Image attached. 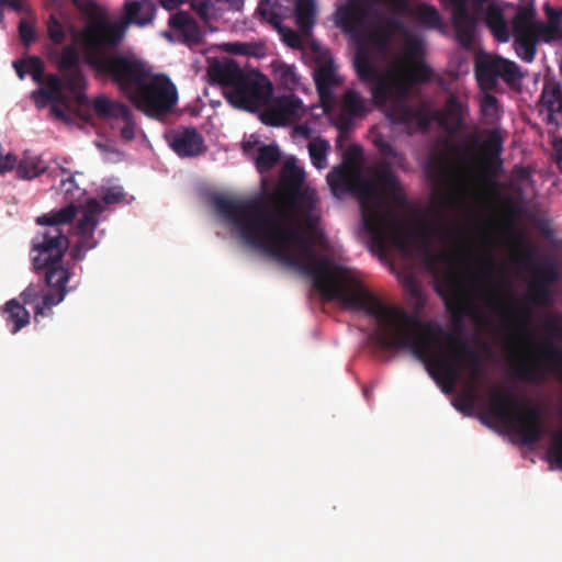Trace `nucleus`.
Segmentation results:
<instances>
[{"label":"nucleus","mask_w":562,"mask_h":562,"mask_svg":"<svg viewBox=\"0 0 562 562\" xmlns=\"http://www.w3.org/2000/svg\"><path fill=\"white\" fill-rule=\"evenodd\" d=\"M561 418H562V408H561ZM548 459L554 464L557 468L562 469V431L553 435L552 442L550 448L548 449Z\"/></svg>","instance_id":"8fccbe9b"},{"label":"nucleus","mask_w":562,"mask_h":562,"mask_svg":"<svg viewBox=\"0 0 562 562\" xmlns=\"http://www.w3.org/2000/svg\"><path fill=\"white\" fill-rule=\"evenodd\" d=\"M92 108L100 119H121L124 126L121 128V137L125 140H133L135 137V122L131 109L119 101H113L105 94L97 95L92 100Z\"/></svg>","instance_id":"aec40b11"},{"label":"nucleus","mask_w":562,"mask_h":562,"mask_svg":"<svg viewBox=\"0 0 562 562\" xmlns=\"http://www.w3.org/2000/svg\"><path fill=\"white\" fill-rule=\"evenodd\" d=\"M335 24L353 42L368 43L381 55L390 53L394 33L402 29L396 19L381 16L375 0H347L337 8Z\"/></svg>","instance_id":"6e6552de"},{"label":"nucleus","mask_w":562,"mask_h":562,"mask_svg":"<svg viewBox=\"0 0 562 562\" xmlns=\"http://www.w3.org/2000/svg\"><path fill=\"white\" fill-rule=\"evenodd\" d=\"M427 173L428 177L431 178V180L436 183L446 178L448 169L445 162V158L441 156L432 157L427 166Z\"/></svg>","instance_id":"09e8293b"},{"label":"nucleus","mask_w":562,"mask_h":562,"mask_svg":"<svg viewBox=\"0 0 562 562\" xmlns=\"http://www.w3.org/2000/svg\"><path fill=\"white\" fill-rule=\"evenodd\" d=\"M488 413L517 435L525 446L536 445L546 432L541 408L533 404L521 407L517 396L509 391L492 394Z\"/></svg>","instance_id":"9b49d317"},{"label":"nucleus","mask_w":562,"mask_h":562,"mask_svg":"<svg viewBox=\"0 0 562 562\" xmlns=\"http://www.w3.org/2000/svg\"><path fill=\"white\" fill-rule=\"evenodd\" d=\"M316 16V5L314 0H296L295 2V22L303 36H310L314 26Z\"/></svg>","instance_id":"72a5a7b5"},{"label":"nucleus","mask_w":562,"mask_h":562,"mask_svg":"<svg viewBox=\"0 0 562 562\" xmlns=\"http://www.w3.org/2000/svg\"><path fill=\"white\" fill-rule=\"evenodd\" d=\"M544 327H546V330L552 335H555V336L562 335V321H560V319L549 321Z\"/></svg>","instance_id":"0e129e2a"},{"label":"nucleus","mask_w":562,"mask_h":562,"mask_svg":"<svg viewBox=\"0 0 562 562\" xmlns=\"http://www.w3.org/2000/svg\"><path fill=\"white\" fill-rule=\"evenodd\" d=\"M483 155L482 160V179L488 192L495 196L501 198L498 190V182L496 177L502 170L501 154L503 150V138L498 131L493 130L488 133L486 138L480 145Z\"/></svg>","instance_id":"dca6fc26"},{"label":"nucleus","mask_w":562,"mask_h":562,"mask_svg":"<svg viewBox=\"0 0 562 562\" xmlns=\"http://www.w3.org/2000/svg\"><path fill=\"white\" fill-rule=\"evenodd\" d=\"M103 211L104 206L100 200L94 198L87 200L82 216L76 226V234L80 237V240L75 246H97L99 244V240L94 239L93 234Z\"/></svg>","instance_id":"5701e85b"},{"label":"nucleus","mask_w":562,"mask_h":562,"mask_svg":"<svg viewBox=\"0 0 562 562\" xmlns=\"http://www.w3.org/2000/svg\"><path fill=\"white\" fill-rule=\"evenodd\" d=\"M540 103L548 110L549 117L559 111L560 103H562V87L559 81L544 79Z\"/></svg>","instance_id":"c9c22d12"},{"label":"nucleus","mask_w":562,"mask_h":562,"mask_svg":"<svg viewBox=\"0 0 562 562\" xmlns=\"http://www.w3.org/2000/svg\"><path fill=\"white\" fill-rule=\"evenodd\" d=\"M74 4L80 9L81 11H85L87 13H91L97 9V3L92 0H88L85 3H80L79 0H74Z\"/></svg>","instance_id":"69168bd1"},{"label":"nucleus","mask_w":562,"mask_h":562,"mask_svg":"<svg viewBox=\"0 0 562 562\" xmlns=\"http://www.w3.org/2000/svg\"><path fill=\"white\" fill-rule=\"evenodd\" d=\"M474 75L483 91L495 90L499 78L508 86L516 85L522 79L520 67L515 61L490 54H482L475 58Z\"/></svg>","instance_id":"ddd939ff"},{"label":"nucleus","mask_w":562,"mask_h":562,"mask_svg":"<svg viewBox=\"0 0 562 562\" xmlns=\"http://www.w3.org/2000/svg\"><path fill=\"white\" fill-rule=\"evenodd\" d=\"M169 26L186 44H199L202 40L199 24L188 12L179 11L172 14L169 19Z\"/></svg>","instance_id":"a878e982"},{"label":"nucleus","mask_w":562,"mask_h":562,"mask_svg":"<svg viewBox=\"0 0 562 562\" xmlns=\"http://www.w3.org/2000/svg\"><path fill=\"white\" fill-rule=\"evenodd\" d=\"M313 77L321 103L327 111L335 103L333 87L339 83L335 63L328 52H318Z\"/></svg>","instance_id":"6ab92c4d"},{"label":"nucleus","mask_w":562,"mask_h":562,"mask_svg":"<svg viewBox=\"0 0 562 562\" xmlns=\"http://www.w3.org/2000/svg\"><path fill=\"white\" fill-rule=\"evenodd\" d=\"M547 19L549 24L554 25L555 27H561L562 24V12L551 8L550 5L544 7Z\"/></svg>","instance_id":"680f3d73"},{"label":"nucleus","mask_w":562,"mask_h":562,"mask_svg":"<svg viewBox=\"0 0 562 562\" xmlns=\"http://www.w3.org/2000/svg\"><path fill=\"white\" fill-rule=\"evenodd\" d=\"M50 112L56 119L64 121V122L68 121V115H67L66 111L63 108H60L58 104H53L50 108Z\"/></svg>","instance_id":"338daca9"},{"label":"nucleus","mask_w":562,"mask_h":562,"mask_svg":"<svg viewBox=\"0 0 562 562\" xmlns=\"http://www.w3.org/2000/svg\"><path fill=\"white\" fill-rule=\"evenodd\" d=\"M269 0H260L257 11L259 14L276 29L281 26V18L272 9L268 7Z\"/></svg>","instance_id":"5fc2aeb1"},{"label":"nucleus","mask_w":562,"mask_h":562,"mask_svg":"<svg viewBox=\"0 0 562 562\" xmlns=\"http://www.w3.org/2000/svg\"><path fill=\"white\" fill-rule=\"evenodd\" d=\"M379 150L384 160L368 168L371 178L363 177L355 165L349 164L362 154V148L356 145L345 154L344 165L327 175V183L335 196L349 193L359 200L362 223L370 233H375L387 220L398 222L401 213L411 211L404 188L392 169V164L405 166V155L389 143H381Z\"/></svg>","instance_id":"423d86ee"},{"label":"nucleus","mask_w":562,"mask_h":562,"mask_svg":"<svg viewBox=\"0 0 562 562\" xmlns=\"http://www.w3.org/2000/svg\"><path fill=\"white\" fill-rule=\"evenodd\" d=\"M5 322L10 326V331L16 334L30 324V313L16 299L8 301L3 307Z\"/></svg>","instance_id":"473e14b6"},{"label":"nucleus","mask_w":562,"mask_h":562,"mask_svg":"<svg viewBox=\"0 0 562 562\" xmlns=\"http://www.w3.org/2000/svg\"><path fill=\"white\" fill-rule=\"evenodd\" d=\"M467 112V103H464L459 97L450 94L446 100L438 121L446 127L458 130L463 126Z\"/></svg>","instance_id":"c85d7f7f"},{"label":"nucleus","mask_w":562,"mask_h":562,"mask_svg":"<svg viewBox=\"0 0 562 562\" xmlns=\"http://www.w3.org/2000/svg\"><path fill=\"white\" fill-rule=\"evenodd\" d=\"M45 85V89L53 93L60 103H65V98L63 97L64 82L63 78L55 74L44 75L43 83Z\"/></svg>","instance_id":"3c124183"},{"label":"nucleus","mask_w":562,"mask_h":562,"mask_svg":"<svg viewBox=\"0 0 562 562\" xmlns=\"http://www.w3.org/2000/svg\"><path fill=\"white\" fill-rule=\"evenodd\" d=\"M533 16V11L526 8H520L515 13V16L512 21V26L515 35L514 40L538 43Z\"/></svg>","instance_id":"c756f323"},{"label":"nucleus","mask_w":562,"mask_h":562,"mask_svg":"<svg viewBox=\"0 0 562 562\" xmlns=\"http://www.w3.org/2000/svg\"><path fill=\"white\" fill-rule=\"evenodd\" d=\"M156 10L153 0L127 1L124 4V20L127 24L145 26L154 21Z\"/></svg>","instance_id":"bb28decb"},{"label":"nucleus","mask_w":562,"mask_h":562,"mask_svg":"<svg viewBox=\"0 0 562 562\" xmlns=\"http://www.w3.org/2000/svg\"><path fill=\"white\" fill-rule=\"evenodd\" d=\"M211 76L224 87L227 101L241 110L256 111L267 105L273 92L268 77L256 71L245 74L232 59L213 66Z\"/></svg>","instance_id":"9d476101"},{"label":"nucleus","mask_w":562,"mask_h":562,"mask_svg":"<svg viewBox=\"0 0 562 562\" xmlns=\"http://www.w3.org/2000/svg\"><path fill=\"white\" fill-rule=\"evenodd\" d=\"M304 179L305 173L302 168L294 162H285L281 175V184L288 192L293 194L302 192Z\"/></svg>","instance_id":"4c0bfd02"},{"label":"nucleus","mask_w":562,"mask_h":562,"mask_svg":"<svg viewBox=\"0 0 562 562\" xmlns=\"http://www.w3.org/2000/svg\"><path fill=\"white\" fill-rule=\"evenodd\" d=\"M168 142L172 150L182 158L196 157L205 150L204 138L195 127H180L171 132Z\"/></svg>","instance_id":"4be33fe9"},{"label":"nucleus","mask_w":562,"mask_h":562,"mask_svg":"<svg viewBox=\"0 0 562 562\" xmlns=\"http://www.w3.org/2000/svg\"><path fill=\"white\" fill-rule=\"evenodd\" d=\"M536 24V34L537 42L551 43L554 41L562 40V27H555L549 23L537 22Z\"/></svg>","instance_id":"c03bdc74"},{"label":"nucleus","mask_w":562,"mask_h":562,"mask_svg":"<svg viewBox=\"0 0 562 562\" xmlns=\"http://www.w3.org/2000/svg\"><path fill=\"white\" fill-rule=\"evenodd\" d=\"M281 35L282 41L291 48L299 49L302 47L301 36L292 29L283 25L277 29Z\"/></svg>","instance_id":"864d4df0"},{"label":"nucleus","mask_w":562,"mask_h":562,"mask_svg":"<svg viewBox=\"0 0 562 562\" xmlns=\"http://www.w3.org/2000/svg\"><path fill=\"white\" fill-rule=\"evenodd\" d=\"M379 150L384 160L368 168L371 178L363 177L355 165L349 164L362 154V148L356 145L345 154L344 165L327 175V183L335 196L349 193L359 200L362 223L370 233H375L387 220L398 222L401 213L411 211L404 188L392 169V164L405 166V155L389 143H381Z\"/></svg>","instance_id":"39448f33"},{"label":"nucleus","mask_w":562,"mask_h":562,"mask_svg":"<svg viewBox=\"0 0 562 562\" xmlns=\"http://www.w3.org/2000/svg\"><path fill=\"white\" fill-rule=\"evenodd\" d=\"M370 111L368 101L361 94L348 89L342 97L340 121L341 125L348 126L353 119L362 117Z\"/></svg>","instance_id":"cd10ccee"},{"label":"nucleus","mask_w":562,"mask_h":562,"mask_svg":"<svg viewBox=\"0 0 562 562\" xmlns=\"http://www.w3.org/2000/svg\"><path fill=\"white\" fill-rule=\"evenodd\" d=\"M68 248H32L31 258L37 273H44L46 286L31 283L21 293L24 304H33L34 317L50 315L52 307L59 304L67 294L66 283L70 278L68 269L63 266V258Z\"/></svg>","instance_id":"1a4fd4ad"},{"label":"nucleus","mask_w":562,"mask_h":562,"mask_svg":"<svg viewBox=\"0 0 562 562\" xmlns=\"http://www.w3.org/2000/svg\"><path fill=\"white\" fill-rule=\"evenodd\" d=\"M398 70L407 78L411 85H424L430 82L434 71L424 61H413L408 67H400Z\"/></svg>","instance_id":"58836bf2"},{"label":"nucleus","mask_w":562,"mask_h":562,"mask_svg":"<svg viewBox=\"0 0 562 562\" xmlns=\"http://www.w3.org/2000/svg\"><path fill=\"white\" fill-rule=\"evenodd\" d=\"M125 29L117 22L97 19L79 34L83 60L98 80L115 85L139 111L151 117L169 113L178 101L175 83L165 74H153L134 56L117 50Z\"/></svg>","instance_id":"f03ea898"},{"label":"nucleus","mask_w":562,"mask_h":562,"mask_svg":"<svg viewBox=\"0 0 562 562\" xmlns=\"http://www.w3.org/2000/svg\"><path fill=\"white\" fill-rule=\"evenodd\" d=\"M379 150L384 160L368 168L371 178L363 177L355 165L349 164L362 154V148L356 145L345 154L344 165L327 175V183L335 196L349 193L359 200L362 223L370 233H375L387 220L398 222L401 213L411 211L404 188L392 169V164L405 166V155L389 143H381Z\"/></svg>","instance_id":"20e7f679"},{"label":"nucleus","mask_w":562,"mask_h":562,"mask_svg":"<svg viewBox=\"0 0 562 562\" xmlns=\"http://www.w3.org/2000/svg\"><path fill=\"white\" fill-rule=\"evenodd\" d=\"M414 15L419 24L425 27L439 31L441 34H447L446 24L439 11L427 3H419L416 5Z\"/></svg>","instance_id":"f704fd0d"},{"label":"nucleus","mask_w":562,"mask_h":562,"mask_svg":"<svg viewBox=\"0 0 562 562\" xmlns=\"http://www.w3.org/2000/svg\"><path fill=\"white\" fill-rule=\"evenodd\" d=\"M77 213L78 207L74 203H69L60 210H54L37 216L36 224L47 226V228L43 232V239H34L32 246H63L64 243L69 246V241L59 226L70 224Z\"/></svg>","instance_id":"f3484780"},{"label":"nucleus","mask_w":562,"mask_h":562,"mask_svg":"<svg viewBox=\"0 0 562 562\" xmlns=\"http://www.w3.org/2000/svg\"><path fill=\"white\" fill-rule=\"evenodd\" d=\"M280 160V150L276 145H263L259 147L256 157V167L259 172L271 170Z\"/></svg>","instance_id":"ea45409f"},{"label":"nucleus","mask_w":562,"mask_h":562,"mask_svg":"<svg viewBox=\"0 0 562 562\" xmlns=\"http://www.w3.org/2000/svg\"><path fill=\"white\" fill-rule=\"evenodd\" d=\"M72 189H78V187H77L72 176H69L66 180H61V182H60V190L66 195H71L72 196Z\"/></svg>","instance_id":"e2e57ef3"},{"label":"nucleus","mask_w":562,"mask_h":562,"mask_svg":"<svg viewBox=\"0 0 562 562\" xmlns=\"http://www.w3.org/2000/svg\"><path fill=\"white\" fill-rule=\"evenodd\" d=\"M312 282L325 300L363 312L378 324L376 342L382 348L409 350L422 361L441 390L450 394L468 372L474 400L477 382L484 374L480 353L467 340L449 334L440 324L424 322L417 314L396 305H386L367 289L358 270L338 263L321 248H251Z\"/></svg>","instance_id":"f257e3e1"},{"label":"nucleus","mask_w":562,"mask_h":562,"mask_svg":"<svg viewBox=\"0 0 562 562\" xmlns=\"http://www.w3.org/2000/svg\"><path fill=\"white\" fill-rule=\"evenodd\" d=\"M19 35L21 42L29 46L35 40V30L25 20H21L19 23Z\"/></svg>","instance_id":"052dcab7"},{"label":"nucleus","mask_w":562,"mask_h":562,"mask_svg":"<svg viewBox=\"0 0 562 562\" xmlns=\"http://www.w3.org/2000/svg\"><path fill=\"white\" fill-rule=\"evenodd\" d=\"M32 99L38 108H44L48 101L60 103L53 93L45 88H38L32 92Z\"/></svg>","instance_id":"4d7b16f0"},{"label":"nucleus","mask_w":562,"mask_h":562,"mask_svg":"<svg viewBox=\"0 0 562 562\" xmlns=\"http://www.w3.org/2000/svg\"><path fill=\"white\" fill-rule=\"evenodd\" d=\"M517 378L529 383H541L546 378L542 366L537 361H522L516 370Z\"/></svg>","instance_id":"a19ab883"},{"label":"nucleus","mask_w":562,"mask_h":562,"mask_svg":"<svg viewBox=\"0 0 562 562\" xmlns=\"http://www.w3.org/2000/svg\"><path fill=\"white\" fill-rule=\"evenodd\" d=\"M212 204L215 213L232 225L247 246H313L303 241L301 223L295 214H300L308 228L315 227L318 221L316 201L307 192L290 201L276 193L265 204L258 199L239 201L214 195Z\"/></svg>","instance_id":"7ed1b4c3"},{"label":"nucleus","mask_w":562,"mask_h":562,"mask_svg":"<svg viewBox=\"0 0 562 562\" xmlns=\"http://www.w3.org/2000/svg\"><path fill=\"white\" fill-rule=\"evenodd\" d=\"M465 1L467 0H451L454 4L451 21L456 41L461 47L470 49L474 45L476 19L470 13Z\"/></svg>","instance_id":"412c9836"},{"label":"nucleus","mask_w":562,"mask_h":562,"mask_svg":"<svg viewBox=\"0 0 562 562\" xmlns=\"http://www.w3.org/2000/svg\"><path fill=\"white\" fill-rule=\"evenodd\" d=\"M191 8L204 22L217 20L226 11H239L244 5L243 0H190Z\"/></svg>","instance_id":"393cba45"},{"label":"nucleus","mask_w":562,"mask_h":562,"mask_svg":"<svg viewBox=\"0 0 562 562\" xmlns=\"http://www.w3.org/2000/svg\"><path fill=\"white\" fill-rule=\"evenodd\" d=\"M394 93L386 108L385 115L392 125L403 126L409 134L429 128L435 116L428 101H422L414 108L407 103V97L414 85L397 69L393 76Z\"/></svg>","instance_id":"f8f14e48"},{"label":"nucleus","mask_w":562,"mask_h":562,"mask_svg":"<svg viewBox=\"0 0 562 562\" xmlns=\"http://www.w3.org/2000/svg\"><path fill=\"white\" fill-rule=\"evenodd\" d=\"M47 35L49 40L56 44L61 45L66 41V32L64 25L57 19L55 14H50L47 22Z\"/></svg>","instance_id":"49530a36"},{"label":"nucleus","mask_w":562,"mask_h":562,"mask_svg":"<svg viewBox=\"0 0 562 562\" xmlns=\"http://www.w3.org/2000/svg\"><path fill=\"white\" fill-rule=\"evenodd\" d=\"M305 114L302 100L291 93L276 97L261 115L265 124L284 126L300 121Z\"/></svg>","instance_id":"a211bd4d"},{"label":"nucleus","mask_w":562,"mask_h":562,"mask_svg":"<svg viewBox=\"0 0 562 562\" xmlns=\"http://www.w3.org/2000/svg\"><path fill=\"white\" fill-rule=\"evenodd\" d=\"M526 267L530 272L527 300L539 307L549 305L552 297L551 286L561 278L558 263L554 260H528Z\"/></svg>","instance_id":"2eb2a0df"},{"label":"nucleus","mask_w":562,"mask_h":562,"mask_svg":"<svg viewBox=\"0 0 562 562\" xmlns=\"http://www.w3.org/2000/svg\"><path fill=\"white\" fill-rule=\"evenodd\" d=\"M371 256L397 276L416 302H422L417 277L427 272L432 277L435 291L445 303L454 324L468 312L469 284L456 260L447 250L477 248H368ZM495 250L496 248H481ZM521 250L522 248H507Z\"/></svg>","instance_id":"0eeeda50"},{"label":"nucleus","mask_w":562,"mask_h":562,"mask_svg":"<svg viewBox=\"0 0 562 562\" xmlns=\"http://www.w3.org/2000/svg\"><path fill=\"white\" fill-rule=\"evenodd\" d=\"M64 89L70 93L82 92L87 89L88 81L81 68L63 74Z\"/></svg>","instance_id":"37998d69"},{"label":"nucleus","mask_w":562,"mask_h":562,"mask_svg":"<svg viewBox=\"0 0 562 562\" xmlns=\"http://www.w3.org/2000/svg\"><path fill=\"white\" fill-rule=\"evenodd\" d=\"M522 216V207L512 196H503L497 207H493L485 224L494 229L512 231Z\"/></svg>","instance_id":"b1692460"},{"label":"nucleus","mask_w":562,"mask_h":562,"mask_svg":"<svg viewBox=\"0 0 562 562\" xmlns=\"http://www.w3.org/2000/svg\"><path fill=\"white\" fill-rule=\"evenodd\" d=\"M125 196V193H124V190L122 187L120 186H115V187H111V188H106L102 194L100 195L101 198V203L103 202L104 204L106 205H111V204H116V203H120Z\"/></svg>","instance_id":"6e6d98bb"},{"label":"nucleus","mask_w":562,"mask_h":562,"mask_svg":"<svg viewBox=\"0 0 562 562\" xmlns=\"http://www.w3.org/2000/svg\"><path fill=\"white\" fill-rule=\"evenodd\" d=\"M278 80L284 88L293 90L300 83V77L296 74V69L291 65H281L277 71Z\"/></svg>","instance_id":"a18cd8bd"},{"label":"nucleus","mask_w":562,"mask_h":562,"mask_svg":"<svg viewBox=\"0 0 562 562\" xmlns=\"http://www.w3.org/2000/svg\"><path fill=\"white\" fill-rule=\"evenodd\" d=\"M16 175L23 180H32L47 170V165L41 156L32 154L30 150L24 151L23 157L16 159Z\"/></svg>","instance_id":"7c9ffc66"},{"label":"nucleus","mask_w":562,"mask_h":562,"mask_svg":"<svg viewBox=\"0 0 562 562\" xmlns=\"http://www.w3.org/2000/svg\"><path fill=\"white\" fill-rule=\"evenodd\" d=\"M482 112L485 115L494 116L498 112V100L491 93H485L481 102Z\"/></svg>","instance_id":"bf43d9fd"},{"label":"nucleus","mask_w":562,"mask_h":562,"mask_svg":"<svg viewBox=\"0 0 562 562\" xmlns=\"http://www.w3.org/2000/svg\"><path fill=\"white\" fill-rule=\"evenodd\" d=\"M330 146L329 143L323 138H315L308 144V153L312 164L317 169H323L327 165V153Z\"/></svg>","instance_id":"79ce46f5"},{"label":"nucleus","mask_w":562,"mask_h":562,"mask_svg":"<svg viewBox=\"0 0 562 562\" xmlns=\"http://www.w3.org/2000/svg\"><path fill=\"white\" fill-rule=\"evenodd\" d=\"M406 54L409 58H417L424 54L423 41L418 37H409L405 45Z\"/></svg>","instance_id":"13d9d810"},{"label":"nucleus","mask_w":562,"mask_h":562,"mask_svg":"<svg viewBox=\"0 0 562 562\" xmlns=\"http://www.w3.org/2000/svg\"><path fill=\"white\" fill-rule=\"evenodd\" d=\"M25 68L26 74H30L32 76V79L38 83L42 85L44 80L45 75V65L43 60L37 56H29L25 58Z\"/></svg>","instance_id":"de8ad7c7"},{"label":"nucleus","mask_w":562,"mask_h":562,"mask_svg":"<svg viewBox=\"0 0 562 562\" xmlns=\"http://www.w3.org/2000/svg\"><path fill=\"white\" fill-rule=\"evenodd\" d=\"M353 67L358 78L370 86L372 100L375 105H385L394 93L393 77L380 71L372 61L370 52L360 47L353 58Z\"/></svg>","instance_id":"4468645a"},{"label":"nucleus","mask_w":562,"mask_h":562,"mask_svg":"<svg viewBox=\"0 0 562 562\" xmlns=\"http://www.w3.org/2000/svg\"><path fill=\"white\" fill-rule=\"evenodd\" d=\"M49 58L61 74L81 68L79 53L74 45H66L60 53H50Z\"/></svg>","instance_id":"e433bc0d"},{"label":"nucleus","mask_w":562,"mask_h":562,"mask_svg":"<svg viewBox=\"0 0 562 562\" xmlns=\"http://www.w3.org/2000/svg\"><path fill=\"white\" fill-rule=\"evenodd\" d=\"M516 54L526 63H532L537 54V43L514 40Z\"/></svg>","instance_id":"603ef678"},{"label":"nucleus","mask_w":562,"mask_h":562,"mask_svg":"<svg viewBox=\"0 0 562 562\" xmlns=\"http://www.w3.org/2000/svg\"><path fill=\"white\" fill-rule=\"evenodd\" d=\"M13 67L16 71V75L20 79H24L26 75V68H25V59H19L13 61Z\"/></svg>","instance_id":"774afa93"},{"label":"nucleus","mask_w":562,"mask_h":562,"mask_svg":"<svg viewBox=\"0 0 562 562\" xmlns=\"http://www.w3.org/2000/svg\"><path fill=\"white\" fill-rule=\"evenodd\" d=\"M485 23L493 36L502 43H506L510 38V31L499 7L491 4L486 10Z\"/></svg>","instance_id":"2f4dec72"}]
</instances>
